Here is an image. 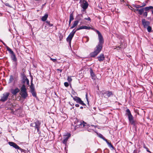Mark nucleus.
<instances>
[{
	"mask_svg": "<svg viewBox=\"0 0 153 153\" xmlns=\"http://www.w3.org/2000/svg\"><path fill=\"white\" fill-rule=\"evenodd\" d=\"M68 80L69 82H71L72 80V79L71 77H68Z\"/></svg>",
	"mask_w": 153,
	"mask_h": 153,
	"instance_id": "e433bc0d",
	"label": "nucleus"
},
{
	"mask_svg": "<svg viewBox=\"0 0 153 153\" xmlns=\"http://www.w3.org/2000/svg\"><path fill=\"white\" fill-rule=\"evenodd\" d=\"M6 49L9 52V53L11 54L10 57L12 60L14 62H16L17 61V58L13 51H12V50L8 46H6Z\"/></svg>",
	"mask_w": 153,
	"mask_h": 153,
	"instance_id": "20e7f679",
	"label": "nucleus"
},
{
	"mask_svg": "<svg viewBox=\"0 0 153 153\" xmlns=\"http://www.w3.org/2000/svg\"><path fill=\"white\" fill-rule=\"evenodd\" d=\"M142 22L144 27L145 28H146L150 24V22H149L146 21L145 19H142Z\"/></svg>",
	"mask_w": 153,
	"mask_h": 153,
	"instance_id": "f8f14e48",
	"label": "nucleus"
},
{
	"mask_svg": "<svg viewBox=\"0 0 153 153\" xmlns=\"http://www.w3.org/2000/svg\"><path fill=\"white\" fill-rule=\"evenodd\" d=\"M27 79L26 77V76L24 75L23 74L22 76V82L24 83H26V80H27Z\"/></svg>",
	"mask_w": 153,
	"mask_h": 153,
	"instance_id": "bb28decb",
	"label": "nucleus"
},
{
	"mask_svg": "<svg viewBox=\"0 0 153 153\" xmlns=\"http://www.w3.org/2000/svg\"><path fill=\"white\" fill-rule=\"evenodd\" d=\"M9 95L10 94L8 92L4 93L3 94V96L1 97V100L2 102L6 101L7 100Z\"/></svg>",
	"mask_w": 153,
	"mask_h": 153,
	"instance_id": "9d476101",
	"label": "nucleus"
},
{
	"mask_svg": "<svg viewBox=\"0 0 153 153\" xmlns=\"http://www.w3.org/2000/svg\"><path fill=\"white\" fill-rule=\"evenodd\" d=\"M87 42H88V37H87Z\"/></svg>",
	"mask_w": 153,
	"mask_h": 153,
	"instance_id": "4d7b16f0",
	"label": "nucleus"
},
{
	"mask_svg": "<svg viewBox=\"0 0 153 153\" xmlns=\"http://www.w3.org/2000/svg\"><path fill=\"white\" fill-rule=\"evenodd\" d=\"M8 143L10 146H13L16 149L20 150L21 149L18 145L14 142H10Z\"/></svg>",
	"mask_w": 153,
	"mask_h": 153,
	"instance_id": "9b49d317",
	"label": "nucleus"
},
{
	"mask_svg": "<svg viewBox=\"0 0 153 153\" xmlns=\"http://www.w3.org/2000/svg\"><path fill=\"white\" fill-rule=\"evenodd\" d=\"M48 16V14H45L44 16H42V20L43 21H45L47 19Z\"/></svg>",
	"mask_w": 153,
	"mask_h": 153,
	"instance_id": "393cba45",
	"label": "nucleus"
},
{
	"mask_svg": "<svg viewBox=\"0 0 153 153\" xmlns=\"http://www.w3.org/2000/svg\"><path fill=\"white\" fill-rule=\"evenodd\" d=\"M45 23L47 24L45 26V27L48 28L49 27H52L53 26V24H51L50 23V21H46L45 22Z\"/></svg>",
	"mask_w": 153,
	"mask_h": 153,
	"instance_id": "412c9836",
	"label": "nucleus"
},
{
	"mask_svg": "<svg viewBox=\"0 0 153 153\" xmlns=\"http://www.w3.org/2000/svg\"><path fill=\"white\" fill-rule=\"evenodd\" d=\"M146 3H147V1H146Z\"/></svg>",
	"mask_w": 153,
	"mask_h": 153,
	"instance_id": "bf43d9fd",
	"label": "nucleus"
},
{
	"mask_svg": "<svg viewBox=\"0 0 153 153\" xmlns=\"http://www.w3.org/2000/svg\"><path fill=\"white\" fill-rule=\"evenodd\" d=\"M99 137H100V138L102 139L103 140H105V139H106L103 136V135L101 134H98Z\"/></svg>",
	"mask_w": 153,
	"mask_h": 153,
	"instance_id": "473e14b6",
	"label": "nucleus"
},
{
	"mask_svg": "<svg viewBox=\"0 0 153 153\" xmlns=\"http://www.w3.org/2000/svg\"><path fill=\"white\" fill-rule=\"evenodd\" d=\"M77 20L76 21H79V22L81 18H83V15L82 14H79L77 16Z\"/></svg>",
	"mask_w": 153,
	"mask_h": 153,
	"instance_id": "cd10ccee",
	"label": "nucleus"
},
{
	"mask_svg": "<svg viewBox=\"0 0 153 153\" xmlns=\"http://www.w3.org/2000/svg\"><path fill=\"white\" fill-rule=\"evenodd\" d=\"M112 95V93L111 91H108L107 92V95L108 97H110L111 95Z\"/></svg>",
	"mask_w": 153,
	"mask_h": 153,
	"instance_id": "c756f323",
	"label": "nucleus"
},
{
	"mask_svg": "<svg viewBox=\"0 0 153 153\" xmlns=\"http://www.w3.org/2000/svg\"><path fill=\"white\" fill-rule=\"evenodd\" d=\"M79 22V21H75L74 22V24L73 26L70 27V29H72L76 27L78 24Z\"/></svg>",
	"mask_w": 153,
	"mask_h": 153,
	"instance_id": "4be33fe9",
	"label": "nucleus"
},
{
	"mask_svg": "<svg viewBox=\"0 0 153 153\" xmlns=\"http://www.w3.org/2000/svg\"><path fill=\"white\" fill-rule=\"evenodd\" d=\"M86 123L84 121L82 122L81 121H79V122H77V123L76 124H74L73 126L75 128V129L78 128H82L83 127L85 126Z\"/></svg>",
	"mask_w": 153,
	"mask_h": 153,
	"instance_id": "423d86ee",
	"label": "nucleus"
},
{
	"mask_svg": "<svg viewBox=\"0 0 153 153\" xmlns=\"http://www.w3.org/2000/svg\"><path fill=\"white\" fill-rule=\"evenodd\" d=\"M147 29L148 32H150L151 31L152 27L150 26H148L147 27Z\"/></svg>",
	"mask_w": 153,
	"mask_h": 153,
	"instance_id": "7c9ffc66",
	"label": "nucleus"
},
{
	"mask_svg": "<svg viewBox=\"0 0 153 153\" xmlns=\"http://www.w3.org/2000/svg\"><path fill=\"white\" fill-rule=\"evenodd\" d=\"M99 53L95 51V50L94 52H92L90 54V56L91 57H94L97 56Z\"/></svg>",
	"mask_w": 153,
	"mask_h": 153,
	"instance_id": "aec40b11",
	"label": "nucleus"
},
{
	"mask_svg": "<svg viewBox=\"0 0 153 153\" xmlns=\"http://www.w3.org/2000/svg\"><path fill=\"white\" fill-rule=\"evenodd\" d=\"M116 48H118L119 49H120L122 48V46L120 45L118 47H117Z\"/></svg>",
	"mask_w": 153,
	"mask_h": 153,
	"instance_id": "09e8293b",
	"label": "nucleus"
},
{
	"mask_svg": "<svg viewBox=\"0 0 153 153\" xmlns=\"http://www.w3.org/2000/svg\"><path fill=\"white\" fill-rule=\"evenodd\" d=\"M91 28V27H88L86 26H82L79 27H78L76 30L74 29L72 32L70 33L66 39L67 41L70 43L73 37L77 30L83 29L89 30Z\"/></svg>",
	"mask_w": 153,
	"mask_h": 153,
	"instance_id": "f257e3e1",
	"label": "nucleus"
},
{
	"mask_svg": "<svg viewBox=\"0 0 153 153\" xmlns=\"http://www.w3.org/2000/svg\"><path fill=\"white\" fill-rule=\"evenodd\" d=\"M74 124H76L77 123V122H79V121L77 119H74Z\"/></svg>",
	"mask_w": 153,
	"mask_h": 153,
	"instance_id": "72a5a7b5",
	"label": "nucleus"
},
{
	"mask_svg": "<svg viewBox=\"0 0 153 153\" xmlns=\"http://www.w3.org/2000/svg\"><path fill=\"white\" fill-rule=\"evenodd\" d=\"M84 19L88 20V21H90L91 20V19L89 17H88V18H84Z\"/></svg>",
	"mask_w": 153,
	"mask_h": 153,
	"instance_id": "ea45409f",
	"label": "nucleus"
},
{
	"mask_svg": "<svg viewBox=\"0 0 153 153\" xmlns=\"http://www.w3.org/2000/svg\"><path fill=\"white\" fill-rule=\"evenodd\" d=\"M70 105L71 106H72V105H74V104L73 103L72 104H70Z\"/></svg>",
	"mask_w": 153,
	"mask_h": 153,
	"instance_id": "6e6d98bb",
	"label": "nucleus"
},
{
	"mask_svg": "<svg viewBox=\"0 0 153 153\" xmlns=\"http://www.w3.org/2000/svg\"><path fill=\"white\" fill-rule=\"evenodd\" d=\"M142 5L141 6H142V7H144L146 5V4L145 3H143L142 4Z\"/></svg>",
	"mask_w": 153,
	"mask_h": 153,
	"instance_id": "37998d69",
	"label": "nucleus"
},
{
	"mask_svg": "<svg viewBox=\"0 0 153 153\" xmlns=\"http://www.w3.org/2000/svg\"><path fill=\"white\" fill-rule=\"evenodd\" d=\"M41 123L38 120H36L35 122L30 124L31 126L34 127L35 129H37V132H39L40 128Z\"/></svg>",
	"mask_w": 153,
	"mask_h": 153,
	"instance_id": "39448f33",
	"label": "nucleus"
},
{
	"mask_svg": "<svg viewBox=\"0 0 153 153\" xmlns=\"http://www.w3.org/2000/svg\"><path fill=\"white\" fill-rule=\"evenodd\" d=\"M107 143V144H108V146L110 148H111L112 149H114V148L113 146L111 144V143L110 142H109V141H108V140L105 139V140H104Z\"/></svg>",
	"mask_w": 153,
	"mask_h": 153,
	"instance_id": "5701e85b",
	"label": "nucleus"
},
{
	"mask_svg": "<svg viewBox=\"0 0 153 153\" xmlns=\"http://www.w3.org/2000/svg\"><path fill=\"white\" fill-rule=\"evenodd\" d=\"M26 84L27 85H29V81L28 79H27V80H26Z\"/></svg>",
	"mask_w": 153,
	"mask_h": 153,
	"instance_id": "a19ab883",
	"label": "nucleus"
},
{
	"mask_svg": "<svg viewBox=\"0 0 153 153\" xmlns=\"http://www.w3.org/2000/svg\"><path fill=\"white\" fill-rule=\"evenodd\" d=\"M80 3L81 7L83 9L85 10L88 7V4L86 1L85 0L80 1Z\"/></svg>",
	"mask_w": 153,
	"mask_h": 153,
	"instance_id": "1a4fd4ad",
	"label": "nucleus"
},
{
	"mask_svg": "<svg viewBox=\"0 0 153 153\" xmlns=\"http://www.w3.org/2000/svg\"><path fill=\"white\" fill-rule=\"evenodd\" d=\"M21 97L24 99L26 98L28 96L27 92H21Z\"/></svg>",
	"mask_w": 153,
	"mask_h": 153,
	"instance_id": "a211bd4d",
	"label": "nucleus"
},
{
	"mask_svg": "<svg viewBox=\"0 0 153 153\" xmlns=\"http://www.w3.org/2000/svg\"><path fill=\"white\" fill-rule=\"evenodd\" d=\"M90 73L92 79H95L96 78V76L95 74L93 72V70L91 69H90Z\"/></svg>",
	"mask_w": 153,
	"mask_h": 153,
	"instance_id": "6ab92c4d",
	"label": "nucleus"
},
{
	"mask_svg": "<svg viewBox=\"0 0 153 153\" xmlns=\"http://www.w3.org/2000/svg\"><path fill=\"white\" fill-rule=\"evenodd\" d=\"M149 7H152L148 11H147V12H148L150 10H151L152 12V13L153 14V7L152 6H150Z\"/></svg>",
	"mask_w": 153,
	"mask_h": 153,
	"instance_id": "c9c22d12",
	"label": "nucleus"
},
{
	"mask_svg": "<svg viewBox=\"0 0 153 153\" xmlns=\"http://www.w3.org/2000/svg\"><path fill=\"white\" fill-rule=\"evenodd\" d=\"M19 91V89L17 88H16L15 89H12L10 90V92L13 95H16V94L18 93Z\"/></svg>",
	"mask_w": 153,
	"mask_h": 153,
	"instance_id": "ddd939ff",
	"label": "nucleus"
},
{
	"mask_svg": "<svg viewBox=\"0 0 153 153\" xmlns=\"http://www.w3.org/2000/svg\"><path fill=\"white\" fill-rule=\"evenodd\" d=\"M102 48V45L98 44V45H97L95 48L94 50L98 53H99L101 51Z\"/></svg>",
	"mask_w": 153,
	"mask_h": 153,
	"instance_id": "4468645a",
	"label": "nucleus"
},
{
	"mask_svg": "<svg viewBox=\"0 0 153 153\" xmlns=\"http://www.w3.org/2000/svg\"><path fill=\"white\" fill-rule=\"evenodd\" d=\"M50 59H51V60L52 61H53L54 62H55L56 61V59H53L51 58Z\"/></svg>",
	"mask_w": 153,
	"mask_h": 153,
	"instance_id": "58836bf2",
	"label": "nucleus"
},
{
	"mask_svg": "<svg viewBox=\"0 0 153 153\" xmlns=\"http://www.w3.org/2000/svg\"><path fill=\"white\" fill-rule=\"evenodd\" d=\"M71 136V134L70 133L68 134L67 135H66L63 138L64 140L63 141V143L64 144H66L69 138Z\"/></svg>",
	"mask_w": 153,
	"mask_h": 153,
	"instance_id": "2eb2a0df",
	"label": "nucleus"
},
{
	"mask_svg": "<svg viewBox=\"0 0 153 153\" xmlns=\"http://www.w3.org/2000/svg\"><path fill=\"white\" fill-rule=\"evenodd\" d=\"M71 22V21H70V20H69V26H70V25Z\"/></svg>",
	"mask_w": 153,
	"mask_h": 153,
	"instance_id": "603ef678",
	"label": "nucleus"
},
{
	"mask_svg": "<svg viewBox=\"0 0 153 153\" xmlns=\"http://www.w3.org/2000/svg\"><path fill=\"white\" fill-rule=\"evenodd\" d=\"M128 7L129 9H130L131 10H133V9H134L132 7H131V6H129Z\"/></svg>",
	"mask_w": 153,
	"mask_h": 153,
	"instance_id": "a18cd8bd",
	"label": "nucleus"
},
{
	"mask_svg": "<svg viewBox=\"0 0 153 153\" xmlns=\"http://www.w3.org/2000/svg\"><path fill=\"white\" fill-rule=\"evenodd\" d=\"M74 16L73 15V13H71L70 15L69 16V20L70 21H72L74 20Z\"/></svg>",
	"mask_w": 153,
	"mask_h": 153,
	"instance_id": "c85d7f7f",
	"label": "nucleus"
},
{
	"mask_svg": "<svg viewBox=\"0 0 153 153\" xmlns=\"http://www.w3.org/2000/svg\"><path fill=\"white\" fill-rule=\"evenodd\" d=\"M15 65H17V63H15Z\"/></svg>",
	"mask_w": 153,
	"mask_h": 153,
	"instance_id": "13d9d810",
	"label": "nucleus"
},
{
	"mask_svg": "<svg viewBox=\"0 0 153 153\" xmlns=\"http://www.w3.org/2000/svg\"><path fill=\"white\" fill-rule=\"evenodd\" d=\"M10 109V110L12 112H13V111H14V110H13V108H10V109Z\"/></svg>",
	"mask_w": 153,
	"mask_h": 153,
	"instance_id": "3c124183",
	"label": "nucleus"
},
{
	"mask_svg": "<svg viewBox=\"0 0 153 153\" xmlns=\"http://www.w3.org/2000/svg\"><path fill=\"white\" fill-rule=\"evenodd\" d=\"M86 99L87 101L88 102V104H89L88 99V98L87 94H86Z\"/></svg>",
	"mask_w": 153,
	"mask_h": 153,
	"instance_id": "79ce46f5",
	"label": "nucleus"
},
{
	"mask_svg": "<svg viewBox=\"0 0 153 153\" xmlns=\"http://www.w3.org/2000/svg\"><path fill=\"white\" fill-rule=\"evenodd\" d=\"M33 84L32 83L31 84V86H30V88H31V86H32V87L33 88Z\"/></svg>",
	"mask_w": 153,
	"mask_h": 153,
	"instance_id": "864d4df0",
	"label": "nucleus"
},
{
	"mask_svg": "<svg viewBox=\"0 0 153 153\" xmlns=\"http://www.w3.org/2000/svg\"><path fill=\"white\" fill-rule=\"evenodd\" d=\"M133 6L134 7L136 8L137 9H138L142 7V6L139 5L133 4Z\"/></svg>",
	"mask_w": 153,
	"mask_h": 153,
	"instance_id": "2f4dec72",
	"label": "nucleus"
},
{
	"mask_svg": "<svg viewBox=\"0 0 153 153\" xmlns=\"http://www.w3.org/2000/svg\"><path fill=\"white\" fill-rule=\"evenodd\" d=\"M73 99L77 103H79L82 105L86 106L85 104L81 100L79 97L75 96L73 97Z\"/></svg>",
	"mask_w": 153,
	"mask_h": 153,
	"instance_id": "0eeeda50",
	"label": "nucleus"
},
{
	"mask_svg": "<svg viewBox=\"0 0 153 153\" xmlns=\"http://www.w3.org/2000/svg\"><path fill=\"white\" fill-rule=\"evenodd\" d=\"M126 114L128 116V119L129 123L132 125H135V121L134 119V117L131 114L130 110L127 109L126 110Z\"/></svg>",
	"mask_w": 153,
	"mask_h": 153,
	"instance_id": "7ed1b4c3",
	"label": "nucleus"
},
{
	"mask_svg": "<svg viewBox=\"0 0 153 153\" xmlns=\"http://www.w3.org/2000/svg\"><path fill=\"white\" fill-rule=\"evenodd\" d=\"M151 7H146L144 8L139 9H133V10L135 12L136 11L138 12V13L140 15H143V16L146 17L147 16V12L150 9L152 8Z\"/></svg>",
	"mask_w": 153,
	"mask_h": 153,
	"instance_id": "f03ea898",
	"label": "nucleus"
},
{
	"mask_svg": "<svg viewBox=\"0 0 153 153\" xmlns=\"http://www.w3.org/2000/svg\"><path fill=\"white\" fill-rule=\"evenodd\" d=\"M0 42H1L3 44V45L4 46H5L6 47V46H7L6 45V44L4 42L1 40L0 39Z\"/></svg>",
	"mask_w": 153,
	"mask_h": 153,
	"instance_id": "4c0bfd02",
	"label": "nucleus"
},
{
	"mask_svg": "<svg viewBox=\"0 0 153 153\" xmlns=\"http://www.w3.org/2000/svg\"><path fill=\"white\" fill-rule=\"evenodd\" d=\"M143 147L145 148V149H146V148L147 147L146 145L145 144V143H143Z\"/></svg>",
	"mask_w": 153,
	"mask_h": 153,
	"instance_id": "de8ad7c7",
	"label": "nucleus"
},
{
	"mask_svg": "<svg viewBox=\"0 0 153 153\" xmlns=\"http://www.w3.org/2000/svg\"><path fill=\"white\" fill-rule=\"evenodd\" d=\"M20 90L21 92H27V89L26 88V86L24 84L22 85V87L20 89Z\"/></svg>",
	"mask_w": 153,
	"mask_h": 153,
	"instance_id": "b1692460",
	"label": "nucleus"
},
{
	"mask_svg": "<svg viewBox=\"0 0 153 153\" xmlns=\"http://www.w3.org/2000/svg\"><path fill=\"white\" fill-rule=\"evenodd\" d=\"M57 70L58 71H59L60 73L62 72V70L61 69H57Z\"/></svg>",
	"mask_w": 153,
	"mask_h": 153,
	"instance_id": "49530a36",
	"label": "nucleus"
},
{
	"mask_svg": "<svg viewBox=\"0 0 153 153\" xmlns=\"http://www.w3.org/2000/svg\"><path fill=\"white\" fill-rule=\"evenodd\" d=\"M97 33L98 34V39L99 42L98 44L102 45L104 43V39L100 32L98 30H97Z\"/></svg>",
	"mask_w": 153,
	"mask_h": 153,
	"instance_id": "6e6552de",
	"label": "nucleus"
},
{
	"mask_svg": "<svg viewBox=\"0 0 153 153\" xmlns=\"http://www.w3.org/2000/svg\"><path fill=\"white\" fill-rule=\"evenodd\" d=\"M64 85L66 87H67L69 86V84L68 82H65L64 83Z\"/></svg>",
	"mask_w": 153,
	"mask_h": 153,
	"instance_id": "f704fd0d",
	"label": "nucleus"
},
{
	"mask_svg": "<svg viewBox=\"0 0 153 153\" xmlns=\"http://www.w3.org/2000/svg\"><path fill=\"white\" fill-rule=\"evenodd\" d=\"M14 79V78L12 75H10L9 80L8 83H10L13 81Z\"/></svg>",
	"mask_w": 153,
	"mask_h": 153,
	"instance_id": "a878e982",
	"label": "nucleus"
},
{
	"mask_svg": "<svg viewBox=\"0 0 153 153\" xmlns=\"http://www.w3.org/2000/svg\"><path fill=\"white\" fill-rule=\"evenodd\" d=\"M145 149H146V150L147 152L151 153V152L149 150V149L148 148L146 147Z\"/></svg>",
	"mask_w": 153,
	"mask_h": 153,
	"instance_id": "c03bdc74",
	"label": "nucleus"
},
{
	"mask_svg": "<svg viewBox=\"0 0 153 153\" xmlns=\"http://www.w3.org/2000/svg\"><path fill=\"white\" fill-rule=\"evenodd\" d=\"M97 58L98 59V60L100 62L103 61L105 59L104 54L102 53Z\"/></svg>",
	"mask_w": 153,
	"mask_h": 153,
	"instance_id": "dca6fc26",
	"label": "nucleus"
},
{
	"mask_svg": "<svg viewBox=\"0 0 153 153\" xmlns=\"http://www.w3.org/2000/svg\"><path fill=\"white\" fill-rule=\"evenodd\" d=\"M80 109H82L83 108V107L82 106H81V107H80Z\"/></svg>",
	"mask_w": 153,
	"mask_h": 153,
	"instance_id": "5fc2aeb1",
	"label": "nucleus"
},
{
	"mask_svg": "<svg viewBox=\"0 0 153 153\" xmlns=\"http://www.w3.org/2000/svg\"><path fill=\"white\" fill-rule=\"evenodd\" d=\"M75 106L77 107H79V105L78 104H76L75 105Z\"/></svg>",
	"mask_w": 153,
	"mask_h": 153,
	"instance_id": "8fccbe9b",
	"label": "nucleus"
},
{
	"mask_svg": "<svg viewBox=\"0 0 153 153\" xmlns=\"http://www.w3.org/2000/svg\"><path fill=\"white\" fill-rule=\"evenodd\" d=\"M30 91L31 93L32 94V95L33 96L36 97V92L35 91L34 89L31 86L30 88Z\"/></svg>",
	"mask_w": 153,
	"mask_h": 153,
	"instance_id": "f3484780",
	"label": "nucleus"
}]
</instances>
